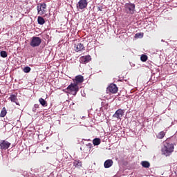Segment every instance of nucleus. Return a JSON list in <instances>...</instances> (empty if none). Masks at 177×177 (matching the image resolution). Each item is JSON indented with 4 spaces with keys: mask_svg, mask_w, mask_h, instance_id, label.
Masks as SVG:
<instances>
[{
    "mask_svg": "<svg viewBox=\"0 0 177 177\" xmlns=\"http://www.w3.org/2000/svg\"><path fill=\"white\" fill-rule=\"evenodd\" d=\"M171 140V138H167L163 142V147L161 149V154L162 156H165V157H169V156L172 154L174 150H175V146Z\"/></svg>",
    "mask_w": 177,
    "mask_h": 177,
    "instance_id": "obj_1",
    "label": "nucleus"
},
{
    "mask_svg": "<svg viewBox=\"0 0 177 177\" xmlns=\"http://www.w3.org/2000/svg\"><path fill=\"white\" fill-rule=\"evenodd\" d=\"M135 8V3L129 2L124 4V11L126 13H127V15H133L136 12Z\"/></svg>",
    "mask_w": 177,
    "mask_h": 177,
    "instance_id": "obj_2",
    "label": "nucleus"
},
{
    "mask_svg": "<svg viewBox=\"0 0 177 177\" xmlns=\"http://www.w3.org/2000/svg\"><path fill=\"white\" fill-rule=\"evenodd\" d=\"M42 42V39L38 37H32L30 45L32 48H37L39 46Z\"/></svg>",
    "mask_w": 177,
    "mask_h": 177,
    "instance_id": "obj_3",
    "label": "nucleus"
},
{
    "mask_svg": "<svg viewBox=\"0 0 177 177\" xmlns=\"http://www.w3.org/2000/svg\"><path fill=\"white\" fill-rule=\"evenodd\" d=\"M67 91L71 92L72 95H77V92L80 91V88L78 87V84L71 83L67 88Z\"/></svg>",
    "mask_w": 177,
    "mask_h": 177,
    "instance_id": "obj_4",
    "label": "nucleus"
},
{
    "mask_svg": "<svg viewBox=\"0 0 177 177\" xmlns=\"http://www.w3.org/2000/svg\"><path fill=\"white\" fill-rule=\"evenodd\" d=\"M88 6V1L86 0H80L76 5L77 10H84L86 9Z\"/></svg>",
    "mask_w": 177,
    "mask_h": 177,
    "instance_id": "obj_5",
    "label": "nucleus"
},
{
    "mask_svg": "<svg viewBox=\"0 0 177 177\" xmlns=\"http://www.w3.org/2000/svg\"><path fill=\"white\" fill-rule=\"evenodd\" d=\"M37 13L38 15H40V16H42V15H45L46 13V3H39L37 6Z\"/></svg>",
    "mask_w": 177,
    "mask_h": 177,
    "instance_id": "obj_6",
    "label": "nucleus"
},
{
    "mask_svg": "<svg viewBox=\"0 0 177 177\" xmlns=\"http://www.w3.org/2000/svg\"><path fill=\"white\" fill-rule=\"evenodd\" d=\"M118 92V87H117V85L115 84H111L107 88H106V93H117Z\"/></svg>",
    "mask_w": 177,
    "mask_h": 177,
    "instance_id": "obj_7",
    "label": "nucleus"
},
{
    "mask_svg": "<svg viewBox=\"0 0 177 177\" xmlns=\"http://www.w3.org/2000/svg\"><path fill=\"white\" fill-rule=\"evenodd\" d=\"M10 142H8L6 140H2L0 141V149L8 150L10 147Z\"/></svg>",
    "mask_w": 177,
    "mask_h": 177,
    "instance_id": "obj_8",
    "label": "nucleus"
},
{
    "mask_svg": "<svg viewBox=\"0 0 177 177\" xmlns=\"http://www.w3.org/2000/svg\"><path fill=\"white\" fill-rule=\"evenodd\" d=\"M91 60L92 57L89 55L82 56L80 58V62L82 63V64H86V63H89Z\"/></svg>",
    "mask_w": 177,
    "mask_h": 177,
    "instance_id": "obj_9",
    "label": "nucleus"
},
{
    "mask_svg": "<svg viewBox=\"0 0 177 177\" xmlns=\"http://www.w3.org/2000/svg\"><path fill=\"white\" fill-rule=\"evenodd\" d=\"M124 113L125 111L124 109H118L113 115L114 118H117L118 120H121V118L124 115Z\"/></svg>",
    "mask_w": 177,
    "mask_h": 177,
    "instance_id": "obj_10",
    "label": "nucleus"
},
{
    "mask_svg": "<svg viewBox=\"0 0 177 177\" xmlns=\"http://www.w3.org/2000/svg\"><path fill=\"white\" fill-rule=\"evenodd\" d=\"M74 49L75 52H82L85 49V46L81 43H77L74 45Z\"/></svg>",
    "mask_w": 177,
    "mask_h": 177,
    "instance_id": "obj_11",
    "label": "nucleus"
},
{
    "mask_svg": "<svg viewBox=\"0 0 177 177\" xmlns=\"http://www.w3.org/2000/svg\"><path fill=\"white\" fill-rule=\"evenodd\" d=\"M75 84L78 85V84H82L84 82V76L82 75H78L75 77Z\"/></svg>",
    "mask_w": 177,
    "mask_h": 177,
    "instance_id": "obj_12",
    "label": "nucleus"
},
{
    "mask_svg": "<svg viewBox=\"0 0 177 177\" xmlns=\"http://www.w3.org/2000/svg\"><path fill=\"white\" fill-rule=\"evenodd\" d=\"M113 164V160L108 159L106 160L104 163V168H110V167H112Z\"/></svg>",
    "mask_w": 177,
    "mask_h": 177,
    "instance_id": "obj_13",
    "label": "nucleus"
},
{
    "mask_svg": "<svg viewBox=\"0 0 177 177\" xmlns=\"http://www.w3.org/2000/svg\"><path fill=\"white\" fill-rule=\"evenodd\" d=\"M73 167H75V168H77L78 169L82 168V162L77 160H74Z\"/></svg>",
    "mask_w": 177,
    "mask_h": 177,
    "instance_id": "obj_14",
    "label": "nucleus"
},
{
    "mask_svg": "<svg viewBox=\"0 0 177 177\" xmlns=\"http://www.w3.org/2000/svg\"><path fill=\"white\" fill-rule=\"evenodd\" d=\"M10 100L13 103H15L17 106H20L19 102H17V96L15 95H11L9 97Z\"/></svg>",
    "mask_w": 177,
    "mask_h": 177,
    "instance_id": "obj_15",
    "label": "nucleus"
},
{
    "mask_svg": "<svg viewBox=\"0 0 177 177\" xmlns=\"http://www.w3.org/2000/svg\"><path fill=\"white\" fill-rule=\"evenodd\" d=\"M37 23L38 24H40V26H44V24L45 23V19H44L42 17H38Z\"/></svg>",
    "mask_w": 177,
    "mask_h": 177,
    "instance_id": "obj_16",
    "label": "nucleus"
},
{
    "mask_svg": "<svg viewBox=\"0 0 177 177\" xmlns=\"http://www.w3.org/2000/svg\"><path fill=\"white\" fill-rule=\"evenodd\" d=\"M39 102L40 104H41V106H43V107H46V106H48V102H46V101H45L44 100V98H42V97L39 99Z\"/></svg>",
    "mask_w": 177,
    "mask_h": 177,
    "instance_id": "obj_17",
    "label": "nucleus"
},
{
    "mask_svg": "<svg viewBox=\"0 0 177 177\" xmlns=\"http://www.w3.org/2000/svg\"><path fill=\"white\" fill-rule=\"evenodd\" d=\"M101 140L100 138H95L93 140V144L94 145V146H99V145H100L101 143Z\"/></svg>",
    "mask_w": 177,
    "mask_h": 177,
    "instance_id": "obj_18",
    "label": "nucleus"
},
{
    "mask_svg": "<svg viewBox=\"0 0 177 177\" xmlns=\"http://www.w3.org/2000/svg\"><path fill=\"white\" fill-rule=\"evenodd\" d=\"M141 165L144 168H150V162H149L148 161H142L141 162Z\"/></svg>",
    "mask_w": 177,
    "mask_h": 177,
    "instance_id": "obj_19",
    "label": "nucleus"
},
{
    "mask_svg": "<svg viewBox=\"0 0 177 177\" xmlns=\"http://www.w3.org/2000/svg\"><path fill=\"white\" fill-rule=\"evenodd\" d=\"M7 113L8 112L6 111V108L3 107L0 113V117L1 118H3V117H5V115H6Z\"/></svg>",
    "mask_w": 177,
    "mask_h": 177,
    "instance_id": "obj_20",
    "label": "nucleus"
},
{
    "mask_svg": "<svg viewBox=\"0 0 177 177\" xmlns=\"http://www.w3.org/2000/svg\"><path fill=\"white\" fill-rule=\"evenodd\" d=\"M164 136H165V132L164 131H160L158 136L157 138L158 139H164Z\"/></svg>",
    "mask_w": 177,
    "mask_h": 177,
    "instance_id": "obj_21",
    "label": "nucleus"
},
{
    "mask_svg": "<svg viewBox=\"0 0 177 177\" xmlns=\"http://www.w3.org/2000/svg\"><path fill=\"white\" fill-rule=\"evenodd\" d=\"M147 55H142L141 57H140V60L141 62H147Z\"/></svg>",
    "mask_w": 177,
    "mask_h": 177,
    "instance_id": "obj_22",
    "label": "nucleus"
},
{
    "mask_svg": "<svg viewBox=\"0 0 177 177\" xmlns=\"http://www.w3.org/2000/svg\"><path fill=\"white\" fill-rule=\"evenodd\" d=\"M0 55H1V57H3V58L8 57V53H6V51H1L0 53Z\"/></svg>",
    "mask_w": 177,
    "mask_h": 177,
    "instance_id": "obj_23",
    "label": "nucleus"
},
{
    "mask_svg": "<svg viewBox=\"0 0 177 177\" xmlns=\"http://www.w3.org/2000/svg\"><path fill=\"white\" fill-rule=\"evenodd\" d=\"M31 71V68H30V66H26L24 68V73H30Z\"/></svg>",
    "mask_w": 177,
    "mask_h": 177,
    "instance_id": "obj_24",
    "label": "nucleus"
},
{
    "mask_svg": "<svg viewBox=\"0 0 177 177\" xmlns=\"http://www.w3.org/2000/svg\"><path fill=\"white\" fill-rule=\"evenodd\" d=\"M140 37H143V34L142 33H140V32L136 33V35H135L136 38H140Z\"/></svg>",
    "mask_w": 177,
    "mask_h": 177,
    "instance_id": "obj_25",
    "label": "nucleus"
},
{
    "mask_svg": "<svg viewBox=\"0 0 177 177\" xmlns=\"http://www.w3.org/2000/svg\"><path fill=\"white\" fill-rule=\"evenodd\" d=\"M34 107H35V109H39V105H38V104H35Z\"/></svg>",
    "mask_w": 177,
    "mask_h": 177,
    "instance_id": "obj_26",
    "label": "nucleus"
},
{
    "mask_svg": "<svg viewBox=\"0 0 177 177\" xmlns=\"http://www.w3.org/2000/svg\"><path fill=\"white\" fill-rule=\"evenodd\" d=\"M32 111H34V113H37V108H33Z\"/></svg>",
    "mask_w": 177,
    "mask_h": 177,
    "instance_id": "obj_27",
    "label": "nucleus"
},
{
    "mask_svg": "<svg viewBox=\"0 0 177 177\" xmlns=\"http://www.w3.org/2000/svg\"><path fill=\"white\" fill-rule=\"evenodd\" d=\"M45 16H48V15H46Z\"/></svg>",
    "mask_w": 177,
    "mask_h": 177,
    "instance_id": "obj_28",
    "label": "nucleus"
}]
</instances>
